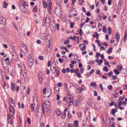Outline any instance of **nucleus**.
<instances>
[{
	"label": "nucleus",
	"mask_w": 127,
	"mask_h": 127,
	"mask_svg": "<svg viewBox=\"0 0 127 127\" xmlns=\"http://www.w3.org/2000/svg\"><path fill=\"white\" fill-rule=\"evenodd\" d=\"M43 90L44 93L43 96L45 97H49L51 93L50 89L48 88H43Z\"/></svg>",
	"instance_id": "nucleus-1"
},
{
	"label": "nucleus",
	"mask_w": 127,
	"mask_h": 127,
	"mask_svg": "<svg viewBox=\"0 0 127 127\" xmlns=\"http://www.w3.org/2000/svg\"><path fill=\"white\" fill-rule=\"evenodd\" d=\"M45 106V110L47 112L49 111V109L50 108V103L49 101L47 100H46L44 101V103Z\"/></svg>",
	"instance_id": "nucleus-2"
},
{
	"label": "nucleus",
	"mask_w": 127,
	"mask_h": 127,
	"mask_svg": "<svg viewBox=\"0 0 127 127\" xmlns=\"http://www.w3.org/2000/svg\"><path fill=\"white\" fill-rule=\"evenodd\" d=\"M42 111H40V109L39 108L38 109L37 112L38 113L37 114V115L38 116H40L42 115V114L45 113V109L44 108V106L43 103L42 104Z\"/></svg>",
	"instance_id": "nucleus-3"
},
{
	"label": "nucleus",
	"mask_w": 127,
	"mask_h": 127,
	"mask_svg": "<svg viewBox=\"0 0 127 127\" xmlns=\"http://www.w3.org/2000/svg\"><path fill=\"white\" fill-rule=\"evenodd\" d=\"M21 70L22 74L24 75L25 74H26V69L25 67L24 63L22 64H21Z\"/></svg>",
	"instance_id": "nucleus-4"
},
{
	"label": "nucleus",
	"mask_w": 127,
	"mask_h": 127,
	"mask_svg": "<svg viewBox=\"0 0 127 127\" xmlns=\"http://www.w3.org/2000/svg\"><path fill=\"white\" fill-rule=\"evenodd\" d=\"M6 20L2 16H0V23L1 25H5L6 24Z\"/></svg>",
	"instance_id": "nucleus-5"
},
{
	"label": "nucleus",
	"mask_w": 127,
	"mask_h": 127,
	"mask_svg": "<svg viewBox=\"0 0 127 127\" xmlns=\"http://www.w3.org/2000/svg\"><path fill=\"white\" fill-rule=\"evenodd\" d=\"M55 12L56 15L58 16H60L62 14V10L60 9L57 8H55Z\"/></svg>",
	"instance_id": "nucleus-6"
},
{
	"label": "nucleus",
	"mask_w": 127,
	"mask_h": 127,
	"mask_svg": "<svg viewBox=\"0 0 127 127\" xmlns=\"http://www.w3.org/2000/svg\"><path fill=\"white\" fill-rule=\"evenodd\" d=\"M21 47L22 50L23 51L24 53H27L28 52L27 48L26 46L24 44L22 43L21 45Z\"/></svg>",
	"instance_id": "nucleus-7"
},
{
	"label": "nucleus",
	"mask_w": 127,
	"mask_h": 127,
	"mask_svg": "<svg viewBox=\"0 0 127 127\" xmlns=\"http://www.w3.org/2000/svg\"><path fill=\"white\" fill-rule=\"evenodd\" d=\"M19 2L21 3V4H19L20 7L24 6H28L27 3L22 0H19Z\"/></svg>",
	"instance_id": "nucleus-8"
},
{
	"label": "nucleus",
	"mask_w": 127,
	"mask_h": 127,
	"mask_svg": "<svg viewBox=\"0 0 127 127\" xmlns=\"http://www.w3.org/2000/svg\"><path fill=\"white\" fill-rule=\"evenodd\" d=\"M37 107V104L34 103L32 104L31 105V110L33 111L35 109H36Z\"/></svg>",
	"instance_id": "nucleus-9"
},
{
	"label": "nucleus",
	"mask_w": 127,
	"mask_h": 127,
	"mask_svg": "<svg viewBox=\"0 0 127 127\" xmlns=\"http://www.w3.org/2000/svg\"><path fill=\"white\" fill-rule=\"evenodd\" d=\"M38 79L40 84H41L43 83V76L42 75L38 76Z\"/></svg>",
	"instance_id": "nucleus-10"
},
{
	"label": "nucleus",
	"mask_w": 127,
	"mask_h": 127,
	"mask_svg": "<svg viewBox=\"0 0 127 127\" xmlns=\"http://www.w3.org/2000/svg\"><path fill=\"white\" fill-rule=\"evenodd\" d=\"M50 21L51 20L49 16L48 15H46V18L45 19V24L49 23Z\"/></svg>",
	"instance_id": "nucleus-11"
},
{
	"label": "nucleus",
	"mask_w": 127,
	"mask_h": 127,
	"mask_svg": "<svg viewBox=\"0 0 127 127\" xmlns=\"http://www.w3.org/2000/svg\"><path fill=\"white\" fill-rule=\"evenodd\" d=\"M25 6H24L20 7L23 12L27 13L28 12L27 9L25 7Z\"/></svg>",
	"instance_id": "nucleus-12"
},
{
	"label": "nucleus",
	"mask_w": 127,
	"mask_h": 127,
	"mask_svg": "<svg viewBox=\"0 0 127 127\" xmlns=\"http://www.w3.org/2000/svg\"><path fill=\"white\" fill-rule=\"evenodd\" d=\"M77 101L75 100H74L73 101L72 103L73 105L75 106H77L79 105V103Z\"/></svg>",
	"instance_id": "nucleus-13"
},
{
	"label": "nucleus",
	"mask_w": 127,
	"mask_h": 127,
	"mask_svg": "<svg viewBox=\"0 0 127 127\" xmlns=\"http://www.w3.org/2000/svg\"><path fill=\"white\" fill-rule=\"evenodd\" d=\"M33 103L34 104H37L38 101L37 100V98L36 96H35L33 99Z\"/></svg>",
	"instance_id": "nucleus-14"
},
{
	"label": "nucleus",
	"mask_w": 127,
	"mask_h": 127,
	"mask_svg": "<svg viewBox=\"0 0 127 127\" xmlns=\"http://www.w3.org/2000/svg\"><path fill=\"white\" fill-rule=\"evenodd\" d=\"M70 95V97H68V99L67 101L66 102L68 103H71L72 102V96L71 95Z\"/></svg>",
	"instance_id": "nucleus-15"
},
{
	"label": "nucleus",
	"mask_w": 127,
	"mask_h": 127,
	"mask_svg": "<svg viewBox=\"0 0 127 127\" xmlns=\"http://www.w3.org/2000/svg\"><path fill=\"white\" fill-rule=\"evenodd\" d=\"M120 38V34L118 33H116V38L117 40V42H118L119 41V39Z\"/></svg>",
	"instance_id": "nucleus-16"
},
{
	"label": "nucleus",
	"mask_w": 127,
	"mask_h": 127,
	"mask_svg": "<svg viewBox=\"0 0 127 127\" xmlns=\"http://www.w3.org/2000/svg\"><path fill=\"white\" fill-rule=\"evenodd\" d=\"M84 88H78L76 89V91L78 94L81 92L82 90H84Z\"/></svg>",
	"instance_id": "nucleus-17"
},
{
	"label": "nucleus",
	"mask_w": 127,
	"mask_h": 127,
	"mask_svg": "<svg viewBox=\"0 0 127 127\" xmlns=\"http://www.w3.org/2000/svg\"><path fill=\"white\" fill-rule=\"evenodd\" d=\"M13 59L15 60V61H17L18 60V56L16 54L13 55Z\"/></svg>",
	"instance_id": "nucleus-18"
},
{
	"label": "nucleus",
	"mask_w": 127,
	"mask_h": 127,
	"mask_svg": "<svg viewBox=\"0 0 127 127\" xmlns=\"http://www.w3.org/2000/svg\"><path fill=\"white\" fill-rule=\"evenodd\" d=\"M98 35H99L97 32H95L94 33V34L93 35V37L94 38L96 37L97 39H98Z\"/></svg>",
	"instance_id": "nucleus-19"
},
{
	"label": "nucleus",
	"mask_w": 127,
	"mask_h": 127,
	"mask_svg": "<svg viewBox=\"0 0 127 127\" xmlns=\"http://www.w3.org/2000/svg\"><path fill=\"white\" fill-rule=\"evenodd\" d=\"M43 7L44 8H46L47 7V3L45 1H43Z\"/></svg>",
	"instance_id": "nucleus-20"
},
{
	"label": "nucleus",
	"mask_w": 127,
	"mask_h": 127,
	"mask_svg": "<svg viewBox=\"0 0 127 127\" xmlns=\"http://www.w3.org/2000/svg\"><path fill=\"white\" fill-rule=\"evenodd\" d=\"M10 106H9V110L10 112H13V111L14 112V110L13 108V106H11L10 104Z\"/></svg>",
	"instance_id": "nucleus-21"
},
{
	"label": "nucleus",
	"mask_w": 127,
	"mask_h": 127,
	"mask_svg": "<svg viewBox=\"0 0 127 127\" xmlns=\"http://www.w3.org/2000/svg\"><path fill=\"white\" fill-rule=\"evenodd\" d=\"M37 5H35L33 7V11L34 12H36L37 11Z\"/></svg>",
	"instance_id": "nucleus-22"
},
{
	"label": "nucleus",
	"mask_w": 127,
	"mask_h": 127,
	"mask_svg": "<svg viewBox=\"0 0 127 127\" xmlns=\"http://www.w3.org/2000/svg\"><path fill=\"white\" fill-rule=\"evenodd\" d=\"M7 120L9 123L10 124H12V119L10 117H9V118H7Z\"/></svg>",
	"instance_id": "nucleus-23"
},
{
	"label": "nucleus",
	"mask_w": 127,
	"mask_h": 127,
	"mask_svg": "<svg viewBox=\"0 0 127 127\" xmlns=\"http://www.w3.org/2000/svg\"><path fill=\"white\" fill-rule=\"evenodd\" d=\"M33 61H34L33 60H32V61H31V59L30 60H29L28 61V64L30 66H32L33 64Z\"/></svg>",
	"instance_id": "nucleus-24"
},
{
	"label": "nucleus",
	"mask_w": 127,
	"mask_h": 127,
	"mask_svg": "<svg viewBox=\"0 0 127 127\" xmlns=\"http://www.w3.org/2000/svg\"><path fill=\"white\" fill-rule=\"evenodd\" d=\"M102 30L103 32L105 33L107 32V29L106 27L105 26H103L102 28Z\"/></svg>",
	"instance_id": "nucleus-25"
},
{
	"label": "nucleus",
	"mask_w": 127,
	"mask_h": 127,
	"mask_svg": "<svg viewBox=\"0 0 127 127\" xmlns=\"http://www.w3.org/2000/svg\"><path fill=\"white\" fill-rule=\"evenodd\" d=\"M56 114L58 116H59L60 115V114H61V112L59 109H57L56 110Z\"/></svg>",
	"instance_id": "nucleus-26"
},
{
	"label": "nucleus",
	"mask_w": 127,
	"mask_h": 127,
	"mask_svg": "<svg viewBox=\"0 0 127 127\" xmlns=\"http://www.w3.org/2000/svg\"><path fill=\"white\" fill-rule=\"evenodd\" d=\"M54 89L55 92L56 93L58 94L59 93V88H54Z\"/></svg>",
	"instance_id": "nucleus-27"
},
{
	"label": "nucleus",
	"mask_w": 127,
	"mask_h": 127,
	"mask_svg": "<svg viewBox=\"0 0 127 127\" xmlns=\"http://www.w3.org/2000/svg\"><path fill=\"white\" fill-rule=\"evenodd\" d=\"M90 85L91 86L95 87L96 86V84L94 82H92L90 84Z\"/></svg>",
	"instance_id": "nucleus-28"
},
{
	"label": "nucleus",
	"mask_w": 127,
	"mask_h": 127,
	"mask_svg": "<svg viewBox=\"0 0 127 127\" xmlns=\"http://www.w3.org/2000/svg\"><path fill=\"white\" fill-rule=\"evenodd\" d=\"M108 34H110L111 33V28L110 27H109L108 28Z\"/></svg>",
	"instance_id": "nucleus-29"
},
{
	"label": "nucleus",
	"mask_w": 127,
	"mask_h": 127,
	"mask_svg": "<svg viewBox=\"0 0 127 127\" xmlns=\"http://www.w3.org/2000/svg\"><path fill=\"white\" fill-rule=\"evenodd\" d=\"M66 115V114L65 112H64L61 115V117L63 119H64Z\"/></svg>",
	"instance_id": "nucleus-30"
},
{
	"label": "nucleus",
	"mask_w": 127,
	"mask_h": 127,
	"mask_svg": "<svg viewBox=\"0 0 127 127\" xmlns=\"http://www.w3.org/2000/svg\"><path fill=\"white\" fill-rule=\"evenodd\" d=\"M74 123L73 124L74 125V126L77 127V126H78V121L77 120H75L74 121Z\"/></svg>",
	"instance_id": "nucleus-31"
},
{
	"label": "nucleus",
	"mask_w": 127,
	"mask_h": 127,
	"mask_svg": "<svg viewBox=\"0 0 127 127\" xmlns=\"http://www.w3.org/2000/svg\"><path fill=\"white\" fill-rule=\"evenodd\" d=\"M127 71V69L126 68L123 69L122 70L121 72L123 74H125L126 73Z\"/></svg>",
	"instance_id": "nucleus-32"
},
{
	"label": "nucleus",
	"mask_w": 127,
	"mask_h": 127,
	"mask_svg": "<svg viewBox=\"0 0 127 127\" xmlns=\"http://www.w3.org/2000/svg\"><path fill=\"white\" fill-rule=\"evenodd\" d=\"M8 5V4L5 2H4L3 3V7L6 8L7 6Z\"/></svg>",
	"instance_id": "nucleus-33"
},
{
	"label": "nucleus",
	"mask_w": 127,
	"mask_h": 127,
	"mask_svg": "<svg viewBox=\"0 0 127 127\" xmlns=\"http://www.w3.org/2000/svg\"><path fill=\"white\" fill-rule=\"evenodd\" d=\"M112 47L108 49L107 52V53L108 54L112 52Z\"/></svg>",
	"instance_id": "nucleus-34"
},
{
	"label": "nucleus",
	"mask_w": 127,
	"mask_h": 127,
	"mask_svg": "<svg viewBox=\"0 0 127 127\" xmlns=\"http://www.w3.org/2000/svg\"><path fill=\"white\" fill-rule=\"evenodd\" d=\"M2 86H3V87H8V85L6 83H3L2 84Z\"/></svg>",
	"instance_id": "nucleus-35"
},
{
	"label": "nucleus",
	"mask_w": 127,
	"mask_h": 127,
	"mask_svg": "<svg viewBox=\"0 0 127 127\" xmlns=\"http://www.w3.org/2000/svg\"><path fill=\"white\" fill-rule=\"evenodd\" d=\"M108 69V68L106 67H104L103 68V70L106 72H107Z\"/></svg>",
	"instance_id": "nucleus-36"
},
{
	"label": "nucleus",
	"mask_w": 127,
	"mask_h": 127,
	"mask_svg": "<svg viewBox=\"0 0 127 127\" xmlns=\"http://www.w3.org/2000/svg\"><path fill=\"white\" fill-rule=\"evenodd\" d=\"M118 70L119 71H120L122 68L123 67L121 65H120L118 66Z\"/></svg>",
	"instance_id": "nucleus-37"
},
{
	"label": "nucleus",
	"mask_w": 127,
	"mask_h": 127,
	"mask_svg": "<svg viewBox=\"0 0 127 127\" xmlns=\"http://www.w3.org/2000/svg\"><path fill=\"white\" fill-rule=\"evenodd\" d=\"M11 74L13 76L15 75L16 74V71L15 70H12L11 71Z\"/></svg>",
	"instance_id": "nucleus-38"
},
{
	"label": "nucleus",
	"mask_w": 127,
	"mask_h": 127,
	"mask_svg": "<svg viewBox=\"0 0 127 127\" xmlns=\"http://www.w3.org/2000/svg\"><path fill=\"white\" fill-rule=\"evenodd\" d=\"M84 70V69L83 68H82L80 69L79 70V72L81 74H82Z\"/></svg>",
	"instance_id": "nucleus-39"
},
{
	"label": "nucleus",
	"mask_w": 127,
	"mask_h": 127,
	"mask_svg": "<svg viewBox=\"0 0 127 127\" xmlns=\"http://www.w3.org/2000/svg\"><path fill=\"white\" fill-rule=\"evenodd\" d=\"M127 37V34L126 32L125 33L124 36V41H126V39Z\"/></svg>",
	"instance_id": "nucleus-40"
},
{
	"label": "nucleus",
	"mask_w": 127,
	"mask_h": 127,
	"mask_svg": "<svg viewBox=\"0 0 127 127\" xmlns=\"http://www.w3.org/2000/svg\"><path fill=\"white\" fill-rule=\"evenodd\" d=\"M10 100L11 102V103L13 104H14V105H15V102L14 100L12 98H10Z\"/></svg>",
	"instance_id": "nucleus-41"
},
{
	"label": "nucleus",
	"mask_w": 127,
	"mask_h": 127,
	"mask_svg": "<svg viewBox=\"0 0 127 127\" xmlns=\"http://www.w3.org/2000/svg\"><path fill=\"white\" fill-rule=\"evenodd\" d=\"M14 112L13 111V112H10L9 113L10 116L12 117H13L14 116Z\"/></svg>",
	"instance_id": "nucleus-42"
},
{
	"label": "nucleus",
	"mask_w": 127,
	"mask_h": 127,
	"mask_svg": "<svg viewBox=\"0 0 127 127\" xmlns=\"http://www.w3.org/2000/svg\"><path fill=\"white\" fill-rule=\"evenodd\" d=\"M57 71V72H56V74L55 75V76H56V77H58L59 76L60 74V71L57 70V71Z\"/></svg>",
	"instance_id": "nucleus-43"
},
{
	"label": "nucleus",
	"mask_w": 127,
	"mask_h": 127,
	"mask_svg": "<svg viewBox=\"0 0 127 127\" xmlns=\"http://www.w3.org/2000/svg\"><path fill=\"white\" fill-rule=\"evenodd\" d=\"M83 45H84V46L83 47L80 48L81 50L82 51H84L86 50V46L85 44H84Z\"/></svg>",
	"instance_id": "nucleus-44"
},
{
	"label": "nucleus",
	"mask_w": 127,
	"mask_h": 127,
	"mask_svg": "<svg viewBox=\"0 0 127 127\" xmlns=\"http://www.w3.org/2000/svg\"><path fill=\"white\" fill-rule=\"evenodd\" d=\"M114 72L115 73V74L117 75H118L120 73V72L116 69L114 70Z\"/></svg>",
	"instance_id": "nucleus-45"
},
{
	"label": "nucleus",
	"mask_w": 127,
	"mask_h": 127,
	"mask_svg": "<svg viewBox=\"0 0 127 127\" xmlns=\"http://www.w3.org/2000/svg\"><path fill=\"white\" fill-rule=\"evenodd\" d=\"M85 14L88 16H90L91 15V13L88 11H87L86 12V13H85Z\"/></svg>",
	"instance_id": "nucleus-46"
},
{
	"label": "nucleus",
	"mask_w": 127,
	"mask_h": 127,
	"mask_svg": "<svg viewBox=\"0 0 127 127\" xmlns=\"http://www.w3.org/2000/svg\"><path fill=\"white\" fill-rule=\"evenodd\" d=\"M74 23L71 22V23L70 25V27L71 28H72L74 25Z\"/></svg>",
	"instance_id": "nucleus-47"
},
{
	"label": "nucleus",
	"mask_w": 127,
	"mask_h": 127,
	"mask_svg": "<svg viewBox=\"0 0 127 127\" xmlns=\"http://www.w3.org/2000/svg\"><path fill=\"white\" fill-rule=\"evenodd\" d=\"M69 43V41L68 40H66L64 41V44L66 45L68 44Z\"/></svg>",
	"instance_id": "nucleus-48"
},
{
	"label": "nucleus",
	"mask_w": 127,
	"mask_h": 127,
	"mask_svg": "<svg viewBox=\"0 0 127 127\" xmlns=\"http://www.w3.org/2000/svg\"><path fill=\"white\" fill-rule=\"evenodd\" d=\"M104 64L106 66L109 67H110V65L109 64V63L108 62H105L104 63Z\"/></svg>",
	"instance_id": "nucleus-49"
},
{
	"label": "nucleus",
	"mask_w": 127,
	"mask_h": 127,
	"mask_svg": "<svg viewBox=\"0 0 127 127\" xmlns=\"http://www.w3.org/2000/svg\"><path fill=\"white\" fill-rule=\"evenodd\" d=\"M78 2L79 3V4L82 5L83 3V0H79Z\"/></svg>",
	"instance_id": "nucleus-50"
},
{
	"label": "nucleus",
	"mask_w": 127,
	"mask_h": 127,
	"mask_svg": "<svg viewBox=\"0 0 127 127\" xmlns=\"http://www.w3.org/2000/svg\"><path fill=\"white\" fill-rule=\"evenodd\" d=\"M67 116L69 118H71L72 117V115L70 114L69 111L68 112Z\"/></svg>",
	"instance_id": "nucleus-51"
},
{
	"label": "nucleus",
	"mask_w": 127,
	"mask_h": 127,
	"mask_svg": "<svg viewBox=\"0 0 127 127\" xmlns=\"http://www.w3.org/2000/svg\"><path fill=\"white\" fill-rule=\"evenodd\" d=\"M50 41H51V39H49L48 40V48L49 49L50 48Z\"/></svg>",
	"instance_id": "nucleus-52"
},
{
	"label": "nucleus",
	"mask_w": 127,
	"mask_h": 127,
	"mask_svg": "<svg viewBox=\"0 0 127 127\" xmlns=\"http://www.w3.org/2000/svg\"><path fill=\"white\" fill-rule=\"evenodd\" d=\"M99 62H98V64L99 65L100 64H101L103 62V60H100L99 61Z\"/></svg>",
	"instance_id": "nucleus-53"
},
{
	"label": "nucleus",
	"mask_w": 127,
	"mask_h": 127,
	"mask_svg": "<svg viewBox=\"0 0 127 127\" xmlns=\"http://www.w3.org/2000/svg\"><path fill=\"white\" fill-rule=\"evenodd\" d=\"M96 73L97 74L99 75L100 74V71L99 70H97L96 71Z\"/></svg>",
	"instance_id": "nucleus-54"
},
{
	"label": "nucleus",
	"mask_w": 127,
	"mask_h": 127,
	"mask_svg": "<svg viewBox=\"0 0 127 127\" xmlns=\"http://www.w3.org/2000/svg\"><path fill=\"white\" fill-rule=\"evenodd\" d=\"M83 43L86 45L88 43V42L87 40H84L83 41Z\"/></svg>",
	"instance_id": "nucleus-55"
},
{
	"label": "nucleus",
	"mask_w": 127,
	"mask_h": 127,
	"mask_svg": "<svg viewBox=\"0 0 127 127\" xmlns=\"http://www.w3.org/2000/svg\"><path fill=\"white\" fill-rule=\"evenodd\" d=\"M77 62L76 61L72 60L71 61V63L72 64H75Z\"/></svg>",
	"instance_id": "nucleus-56"
},
{
	"label": "nucleus",
	"mask_w": 127,
	"mask_h": 127,
	"mask_svg": "<svg viewBox=\"0 0 127 127\" xmlns=\"http://www.w3.org/2000/svg\"><path fill=\"white\" fill-rule=\"evenodd\" d=\"M38 58L41 60H42L43 59V57L42 56H39L38 57Z\"/></svg>",
	"instance_id": "nucleus-57"
},
{
	"label": "nucleus",
	"mask_w": 127,
	"mask_h": 127,
	"mask_svg": "<svg viewBox=\"0 0 127 127\" xmlns=\"http://www.w3.org/2000/svg\"><path fill=\"white\" fill-rule=\"evenodd\" d=\"M11 87H15V84L13 83H12L11 84Z\"/></svg>",
	"instance_id": "nucleus-58"
},
{
	"label": "nucleus",
	"mask_w": 127,
	"mask_h": 127,
	"mask_svg": "<svg viewBox=\"0 0 127 127\" xmlns=\"http://www.w3.org/2000/svg\"><path fill=\"white\" fill-rule=\"evenodd\" d=\"M82 113L81 112H80L78 113V116L79 118H80L81 116Z\"/></svg>",
	"instance_id": "nucleus-59"
},
{
	"label": "nucleus",
	"mask_w": 127,
	"mask_h": 127,
	"mask_svg": "<svg viewBox=\"0 0 127 127\" xmlns=\"http://www.w3.org/2000/svg\"><path fill=\"white\" fill-rule=\"evenodd\" d=\"M116 112L115 110L114 109H112L111 110V113H115Z\"/></svg>",
	"instance_id": "nucleus-60"
},
{
	"label": "nucleus",
	"mask_w": 127,
	"mask_h": 127,
	"mask_svg": "<svg viewBox=\"0 0 127 127\" xmlns=\"http://www.w3.org/2000/svg\"><path fill=\"white\" fill-rule=\"evenodd\" d=\"M112 76V78L113 80H115L117 78V77L116 75H115L114 76Z\"/></svg>",
	"instance_id": "nucleus-61"
},
{
	"label": "nucleus",
	"mask_w": 127,
	"mask_h": 127,
	"mask_svg": "<svg viewBox=\"0 0 127 127\" xmlns=\"http://www.w3.org/2000/svg\"><path fill=\"white\" fill-rule=\"evenodd\" d=\"M94 69H93L91 70L90 71L89 73L90 74H92L94 72Z\"/></svg>",
	"instance_id": "nucleus-62"
},
{
	"label": "nucleus",
	"mask_w": 127,
	"mask_h": 127,
	"mask_svg": "<svg viewBox=\"0 0 127 127\" xmlns=\"http://www.w3.org/2000/svg\"><path fill=\"white\" fill-rule=\"evenodd\" d=\"M66 48V47L61 46L60 47V48L61 50H65Z\"/></svg>",
	"instance_id": "nucleus-63"
},
{
	"label": "nucleus",
	"mask_w": 127,
	"mask_h": 127,
	"mask_svg": "<svg viewBox=\"0 0 127 127\" xmlns=\"http://www.w3.org/2000/svg\"><path fill=\"white\" fill-rule=\"evenodd\" d=\"M58 61L60 63H62L63 62V60L61 58H59L58 59Z\"/></svg>",
	"instance_id": "nucleus-64"
}]
</instances>
